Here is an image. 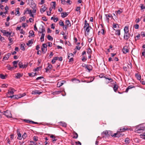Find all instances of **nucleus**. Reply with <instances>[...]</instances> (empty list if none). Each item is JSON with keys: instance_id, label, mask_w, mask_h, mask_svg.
<instances>
[{"instance_id": "4", "label": "nucleus", "mask_w": 145, "mask_h": 145, "mask_svg": "<svg viewBox=\"0 0 145 145\" xmlns=\"http://www.w3.org/2000/svg\"><path fill=\"white\" fill-rule=\"evenodd\" d=\"M4 113L3 115H5L8 118H10L12 117V114L11 112L9 110H7L6 111H3Z\"/></svg>"}, {"instance_id": "50", "label": "nucleus", "mask_w": 145, "mask_h": 145, "mask_svg": "<svg viewBox=\"0 0 145 145\" xmlns=\"http://www.w3.org/2000/svg\"><path fill=\"white\" fill-rule=\"evenodd\" d=\"M7 69L8 70H12V69H14L13 67H11L10 65L7 67Z\"/></svg>"}, {"instance_id": "5", "label": "nucleus", "mask_w": 145, "mask_h": 145, "mask_svg": "<svg viewBox=\"0 0 145 145\" xmlns=\"http://www.w3.org/2000/svg\"><path fill=\"white\" fill-rule=\"evenodd\" d=\"M68 58L69 59V63L72 62L73 61V57H74V55L71 53L68 54Z\"/></svg>"}, {"instance_id": "36", "label": "nucleus", "mask_w": 145, "mask_h": 145, "mask_svg": "<svg viewBox=\"0 0 145 145\" xmlns=\"http://www.w3.org/2000/svg\"><path fill=\"white\" fill-rule=\"evenodd\" d=\"M11 32H6L5 34V35L7 37H8V36H12L11 35Z\"/></svg>"}, {"instance_id": "15", "label": "nucleus", "mask_w": 145, "mask_h": 145, "mask_svg": "<svg viewBox=\"0 0 145 145\" xmlns=\"http://www.w3.org/2000/svg\"><path fill=\"white\" fill-rule=\"evenodd\" d=\"M46 8L45 6H42V8L40 9V12L41 13H43L46 10Z\"/></svg>"}, {"instance_id": "11", "label": "nucleus", "mask_w": 145, "mask_h": 145, "mask_svg": "<svg viewBox=\"0 0 145 145\" xmlns=\"http://www.w3.org/2000/svg\"><path fill=\"white\" fill-rule=\"evenodd\" d=\"M129 38V34L128 33H125L124 38L125 40H127Z\"/></svg>"}, {"instance_id": "34", "label": "nucleus", "mask_w": 145, "mask_h": 145, "mask_svg": "<svg viewBox=\"0 0 145 145\" xmlns=\"http://www.w3.org/2000/svg\"><path fill=\"white\" fill-rule=\"evenodd\" d=\"M73 134L74 136L73 137V138H77L78 136V134L75 132H74Z\"/></svg>"}, {"instance_id": "22", "label": "nucleus", "mask_w": 145, "mask_h": 145, "mask_svg": "<svg viewBox=\"0 0 145 145\" xmlns=\"http://www.w3.org/2000/svg\"><path fill=\"white\" fill-rule=\"evenodd\" d=\"M127 130H128V129L127 128H121V129H119L118 130V132H121V133L123 132H124V131H125Z\"/></svg>"}, {"instance_id": "57", "label": "nucleus", "mask_w": 145, "mask_h": 145, "mask_svg": "<svg viewBox=\"0 0 145 145\" xmlns=\"http://www.w3.org/2000/svg\"><path fill=\"white\" fill-rule=\"evenodd\" d=\"M24 121L25 122H26V123H31V121H30V120H26V119L24 120Z\"/></svg>"}, {"instance_id": "46", "label": "nucleus", "mask_w": 145, "mask_h": 145, "mask_svg": "<svg viewBox=\"0 0 145 145\" xmlns=\"http://www.w3.org/2000/svg\"><path fill=\"white\" fill-rule=\"evenodd\" d=\"M25 19H26V17L24 16L22 17L21 18V19H20V22H22L23 21H25Z\"/></svg>"}, {"instance_id": "1", "label": "nucleus", "mask_w": 145, "mask_h": 145, "mask_svg": "<svg viewBox=\"0 0 145 145\" xmlns=\"http://www.w3.org/2000/svg\"><path fill=\"white\" fill-rule=\"evenodd\" d=\"M145 129L143 127H142L140 128H138L137 127L135 129V132L139 133H143Z\"/></svg>"}, {"instance_id": "28", "label": "nucleus", "mask_w": 145, "mask_h": 145, "mask_svg": "<svg viewBox=\"0 0 145 145\" xmlns=\"http://www.w3.org/2000/svg\"><path fill=\"white\" fill-rule=\"evenodd\" d=\"M33 44V42L32 40H29L28 41V42L27 43V46H31V44Z\"/></svg>"}, {"instance_id": "35", "label": "nucleus", "mask_w": 145, "mask_h": 145, "mask_svg": "<svg viewBox=\"0 0 145 145\" xmlns=\"http://www.w3.org/2000/svg\"><path fill=\"white\" fill-rule=\"evenodd\" d=\"M71 81H76L75 83H79L80 82V81L79 80H78L77 79H76V78L72 79H71Z\"/></svg>"}, {"instance_id": "38", "label": "nucleus", "mask_w": 145, "mask_h": 145, "mask_svg": "<svg viewBox=\"0 0 145 145\" xmlns=\"http://www.w3.org/2000/svg\"><path fill=\"white\" fill-rule=\"evenodd\" d=\"M47 38L48 40L51 41H52L53 39V38L50 35H48L47 36Z\"/></svg>"}, {"instance_id": "25", "label": "nucleus", "mask_w": 145, "mask_h": 145, "mask_svg": "<svg viewBox=\"0 0 145 145\" xmlns=\"http://www.w3.org/2000/svg\"><path fill=\"white\" fill-rule=\"evenodd\" d=\"M118 88V86L116 84H115L113 87V89L114 91L116 92Z\"/></svg>"}, {"instance_id": "60", "label": "nucleus", "mask_w": 145, "mask_h": 145, "mask_svg": "<svg viewBox=\"0 0 145 145\" xmlns=\"http://www.w3.org/2000/svg\"><path fill=\"white\" fill-rule=\"evenodd\" d=\"M11 36H9V38H8V39L10 43H11L13 41V40H12V39L10 37Z\"/></svg>"}, {"instance_id": "3", "label": "nucleus", "mask_w": 145, "mask_h": 145, "mask_svg": "<svg viewBox=\"0 0 145 145\" xmlns=\"http://www.w3.org/2000/svg\"><path fill=\"white\" fill-rule=\"evenodd\" d=\"M47 46L46 44L44 43L41 46V50L42 52L43 53L45 54L46 53L47 51Z\"/></svg>"}, {"instance_id": "32", "label": "nucleus", "mask_w": 145, "mask_h": 145, "mask_svg": "<svg viewBox=\"0 0 145 145\" xmlns=\"http://www.w3.org/2000/svg\"><path fill=\"white\" fill-rule=\"evenodd\" d=\"M124 30L125 33H128L129 32L128 27L126 26L125 27L124 29Z\"/></svg>"}, {"instance_id": "12", "label": "nucleus", "mask_w": 145, "mask_h": 145, "mask_svg": "<svg viewBox=\"0 0 145 145\" xmlns=\"http://www.w3.org/2000/svg\"><path fill=\"white\" fill-rule=\"evenodd\" d=\"M17 135L18 136V139L19 140H21L22 138V136L21 137V135L19 131V129H17Z\"/></svg>"}, {"instance_id": "8", "label": "nucleus", "mask_w": 145, "mask_h": 145, "mask_svg": "<svg viewBox=\"0 0 145 145\" xmlns=\"http://www.w3.org/2000/svg\"><path fill=\"white\" fill-rule=\"evenodd\" d=\"M122 50L123 52L125 54L129 52V50L127 46H125Z\"/></svg>"}, {"instance_id": "7", "label": "nucleus", "mask_w": 145, "mask_h": 145, "mask_svg": "<svg viewBox=\"0 0 145 145\" xmlns=\"http://www.w3.org/2000/svg\"><path fill=\"white\" fill-rule=\"evenodd\" d=\"M7 97H10L11 98H13L14 99H18L21 97V96L20 94H19L17 95H14L12 96H9L8 95H7Z\"/></svg>"}, {"instance_id": "2", "label": "nucleus", "mask_w": 145, "mask_h": 145, "mask_svg": "<svg viewBox=\"0 0 145 145\" xmlns=\"http://www.w3.org/2000/svg\"><path fill=\"white\" fill-rule=\"evenodd\" d=\"M110 133L111 131H103L101 134V135L102 136V137L106 138L109 137L110 136Z\"/></svg>"}, {"instance_id": "9", "label": "nucleus", "mask_w": 145, "mask_h": 145, "mask_svg": "<svg viewBox=\"0 0 145 145\" xmlns=\"http://www.w3.org/2000/svg\"><path fill=\"white\" fill-rule=\"evenodd\" d=\"M39 29L41 31H39V33H45L46 31L45 29V28L43 25H41V26L39 27Z\"/></svg>"}, {"instance_id": "42", "label": "nucleus", "mask_w": 145, "mask_h": 145, "mask_svg": "<svg viewBox=\"0 0 145 145\" xmlns=\"http://www.w3.org/2000/svg\"><path fill=\"white\" fill-rule=\"evenodd\" d=\"M27 137V135L26 133H24V134L22 136V138L23 139H25Z\"/></svg>"}, {"instance_id": "64", "label": "nucleus", "mask_w": 145, "mask_h": 145, "mask_svg": "<svg viewBox=\"0 0 145 145\" xmlns=\"http://www.w3.org/2000/svg\"><path fill=\"white\" fill-rule=\"evenodd\" d=\"M20 33L22 34H23L24 35L25 34V32L23 30V29H21L20 30Z\"/></svg>"}, {"instance_id": "6", "label": "nucleus", "mask_w": 145, "mask_h": 145, "mask_svg": "<svg viewBox=\"0 0 145 145\" xmlns=\"http://www.w3.org/2000/svg\"><path fill=\"white\" fill-rule=\"evenodd\" d=\"M123 134L121 133V132H118V131L116 133H115L112 135H111V136L114 137H117L119 138L123 136Z\"/></svg>"}, {"instance_id": "27", "label": "nucleus", "mask_w": 145, "mask_h": 145, "mask_svg": "<svg viewBox=\"0 0 145 145\" xmlns=\"http://www.w3.org/2000/svg\"><path fill=\"white\" fill-rule=\"evenodd\" d=\"M61 16L63 18H64L68 15L67 12H63L61 13Z\"/></svg>"}, {"instance_id": "61", "label": "nucleus", "mask_w": 145, "mask_h": 145, "mask_svg": "<svg viewBox=\"0 0 145 145\" xmlns=\"http://www.w3.org/2000/svg\"><path fill=\"white\" fill-rule=\"evenodd\" d=\"M106 16V18H108V17H112V16L110 14H106L105 15Z\"/></svg>"}, {"instance_id": "30", "label": "nucleus", "mask_w": 145, "mask_h": 145, "mask_svg": "<svg viewBox=\"0 0 145 145\" xmlns=\"http://www.w3.org/2000/svg\"><path fill=\"white\" fill-rule=\"evenodd\" d=\"M113 79L111 78H108L107 80H106V83H108L110 82H112Z\"/></svg>"}, {"instance_id": "63", "label": "nucleus", "mask_w": 145, "mask_h": 145, "mask_svg": "<svg viewBox=\"0 0 145 145\" xmlns=\"http://www.w3.org/2000/svg\"><path fill=\"white\" fill-rule=\"evenodd\" d=\"M104 73H101L99 75V77L100 78H102L104 77Z\"/></svg>"}, {"instance_id": "55", "label": "nucleus", "mask_w": 145, "mask_h": 145, "mask_svg": "<svg viewBox=\"0 0 145 145\" xmlns=\"http://www.w3.org/2000/svg\"><path fill=\"white\" fill-rule=\"evenodd\" d=\"M8 86V84H3L1 86V87L2 88H7Z\"/></svg>"}, {"instance_id": "21", "label": "nucleus", "mask_w": 145, "mask_h": 145, "mask_svg": "<svg viewBox=\"0 0 145 145\" xmlns=\"http://www.w3.org/2000/svg\"><path fill=\"white\" fill-rule=\"evenodd\" d=\"M65 23L66 24V25L68 27H70L71 26V24L69 20H66Z\"/></svg>"}, {"instance_id": "44", "label": "nucleus", "mask_w": 145, "mask_h": 145, "mask_svg": "<svg viewBox=\"0 0 145 145\" xmlns=\"http://www.w3.org/2000/svg\"><path fill=\"white\" fill-rule=\"evenodd\" d=\"M14 92L13 91H8V93L7 94V95H8L9 96H10V93L11 94H14Z\"/></svg>"}, {"instance_id": "45", "label": "nucleus", "mask_w": 145, "mask_h": 145, "mask_svg": "<svg viewBox=\"0 0 145 145\" xmlns=\"http://www.w3.org/2000/svg\"><path fill=\"white\" fill-rule=\"evenodd\" d=\"M20 9L19 8H17L16 9V11L17 12V13L16 14V15L17 14H18V16H19L20 15V14L19 11V10Z\"/></svg>"}, {"instance_id": "48", "label": "nucleus", "mask_w": 145, "mask_h": 145, "mask_svg": "<svg viewBox=\"0 0 145 145\" xmlns=\"http://www.w3.org/2000/svg\"><path fill=\"white\" fill-rule=\"evenodd\" d=\"M41 68V67H37L36 68L34 69L33 71L34 72L38 71L39 69H40Z\"/></svg>"}, {"instance_id": "13", "label": "nucleus", "mask_w": 145, "mask_h": 145, "mask_svg": "<svg viewBox=\"0 0 145 145\" xmlns=\"http://www.w3.org/2000/svg\"><path fill=\"white\" fill-rule=\"evenodd\" d=\"M23 75L22 73H20L19 72L17 73L16 74V76L15 77V78L17 79H19Z\"/></svg>"}, {"instance_id": "17", "label": "nucleus", "mask_w": 145, "mask_h": 145, "mask_svg": "<svg viewBox=\"0 0 145 145\" xmlns=\"http://www.w3.org/2000/svg\"><path fill=\"white\" fill-rule=\"evenodd\" d=\"M48 67L45 69L46 70V72H47L49 69H51L52 68V65L51 64L48 63Z\"/></svg>"}, {"instance_id": "20", "label": "nucleus", "mask_w": 145, "mask_h": 145, "mask_svg": "<svg viewBox=\"0 0 145 145\" xmlns=\"http://www.w3.org/2000/svg\"><path fill=\"white\" fill-rule=\"evenodd\" d=\"M135 88V87L134 86H132L131 85L129 86L127 88V89H126L125 92H127L129 89H132L133 88Z\"/></svg>"}, {"instance_id": "24", "label": "nucleus", "mask_w": 145, "mask_h": 145, "mask_svg": "<svg viewBox=\"0 0 145 145\" xmlns=\"http://www.w3.org/2000/svg\"><path fill=\"white\" fill-rule=\"evenodd\" d=\"M59 123L60 125L63 127H66L67 126V124L65 122L61 121Z\"/></svg>"}, {"instance_id": "52", "label": "nucleus", "mask_w": 145, "mask_h": 145, "mask_svg": "<svg viewBox=\"0 0 145 145\" xmlns=\"http://www.w3.org/2000/svg\"><path fill=\"white\" fill-rule=\"evenodd\" d=\"M120 9L121 10V11L120 10H119L118 11H116L115 12H117L118 14H120L123 11L120 8Z\"/></svg>"}, {"instance_id": "53", "label": "nucleus", "mask_w": 145, "mask_h": 145, "mask_svg": "<svg viewBox=\"0 0 145 145\" xmlns=\"http://www.w3.org/2000/svg\"><path fill=\"white\" fill-rule=\"evenodd\" d=\"M0 78L2 79H5V76L3 74H0Z\"/></svg>"}, {"instance_id": "16", "label": "nucleus", "mask_w": 145, "mask_h": 145, "mask_svg": "<svg viewBox=\"0 0 145 145\" xmlns=\"http://www.w3.org/2000/svg\"><path fill=\"white\" fill-rule=\"evenodd\" d=\"M11 54L10 53H8L7 55H6L4 57L3 59L4 60H7L9 58V57L10 56Z\"/></svg>"}, {"instance_id": "47", "label": "nucleus", "mask_w": 145, "mask_h": 145, "mask_svg": "<svg viewBox=\"0 0 145 145\" xmlns=\"http://www.w3.org/2000/svg\"><path fill=\"white\" fill-rule=\"evenodd\" d=\"M36 5L35 4H34V6L33 7L34 8H33V10L32 11V12L33 13H35L36 12V9L35 8Z\"/></svg>"}, {"instance_id": "18", "label": "nucleus", "mask_w": 145, "mask_h": 145, "mask_svg": "<svg viewBox=\"0 0 145 145\" xmlns=\"http://www.w3.org/2000/svg\"><path fill=\"white\" fill-rule=\"evenodd\" d=\"M18 61H14L12 62L14 66L13 67L14 69L16 68L17 67V64Z\"/></svg>"}, {"instance_id": "62", "label": "nucleus", "mask_w": 145, "mask_h": 145, "mask_svg": "<svg viewBox=\"0 0 145 145\" xmlns=\"http://www.w3.org/2000/svg\"><path fill=\"white\" fill-rule=\"evenodd\" d=\"M61 3L62 4L65 5V4L66 1L65 0H61Z\"/></svg>"}, {"instance_id": "51", "label": "nucleus", "mask_w": 145, "mask_h": 145, "mask_svg": "<svg viewBox=\"0 0 145 145\" xmlns=\"http://www.w3.org/2000/svg\"><path fill=\"white\" fill-rule=\"evenodd\" d=\"M59 24L61 26H64L63 22L61 20H60L59 22Z\"/></svg>"}, {"instance_id": "41", "label": "nucleus", "mask_w": 145, "mask_h": 145, "mask_svg": "<svg viewBox=\"0 0 145 145\" xmlns=\"http://www.w3.org/2000/svg\"><path fill=\"white\" fill-rule=\"evenodd\" d=\"M115 34L119 36L120 34V30H118L116 31Z\"/></svg>"}, {"instance_id": "54", "label": "nucleus", "mask_w": 145, "mask_h": 145, "mask_svg": "<svg viewBox=\"0 0 145 145\" xmlns=\"http://www.w3.org/2000/svg\"><path fill=\"white\" fill-rule=\"evenodd\" d=\"M135 28L136 29H138L139 28V25L138 24H136L134 26Z\"/></svg>"}, {"instance_id": "31", "label": "nucleus", "mask_w": 145, "mask_h": 145, "mask_svg": "<svg viewBox=\"0 0 145 145\" xmlns=\"http://www.w3.org/2000/svg\"><path fill=\"white\" fill-rule=\"evenodd\" d=\"M28 75L29 76L31 77H34L36 75V73L32 72L31 73H29Z\"/></svg>"}, {"instance_id": "33", "label": "nucleus", "mask_w": 145, "mask_h": 145, "mask_svg": "<svg viewBox=\"0 0 145 145\" xmlns=\"http://www.w3.org/2000/svg\"><path fill=\"white\" fill-rule=\"evenodd\" d=\"M18 65L20 68H22L23 67L22 63L21 61L18 63Z\"/></svg>"}, {"instance_id": "37", "label": "nucleus", "mask_w": 145, "mask_h": 145, "mask_svg": "<svg viewBox=\"0 0 145 145\" xmlns=\"http://www.w3.org/2000/svg\"><path fill=\"white\" fill-rule=\"evenodd\" d=\"M104 30L103 29H102L101 30V31H99L98 32V35H99L101 34H102L103 35L104 34Z\"/></svg>"}, {"instance_id": "59", "label": "nucleus", "mask_w": 145, "mask_h": 145, "mask_svg": "<svg viewBox=\"0 0 145 145\" xmlns=\"http://www.w3.org/2000/svg\"><path fill=\"white\" fill-rule=\"evenodd\" d=\"M140 37V35L139 34H138L137 36H136L135 37V40L136 41V40H138V38Z\"/></svg>"}, {"instance_id": "58", "label": "nucleus", "mask_w": 145, "mask_h": 145, "mask_svg": "<svg viewBox=\"0 0 145 145\" xmlns=\"http://www.w3.org/2000/svg\"><path fill=\"white\" fill-rule=\"evenodd\" d=\"M89 27V24L87 23H85L84 26V28H85L86 27Z\"/></svg>"}, {"instance_id": "43", "label": "nucleus", "mask_w": 145, "mask_h": 145, "mask_svg": "<svg viewBox=\"0 0 145 145\" xmlns=\"http://www.w3.org/2000/svg\"><path fill=\"white\" fill-rule=\"evenodd\" d=\"M86 28L85 29L86 31H87V32L89 33V32L90 29L91 28V26L87 27H86Z\"/></svg>"}, {"instance_id": "40", "label": "nucleus", "mask_w": 145, "mask_h": 145, "mask_svg": "<svg viewBox=\"0 0 145 145\" xmlns=\"http://www.w3.org/2000/svg\"><path fill=\"white\" fill-rule=\"evenodd\" d=\"M61 91H55L53 93L54 95H57L60 93L61 92Z\"/></svg>"}, {"instance_id": "39", "label": "nucleus", "mask_w": 145, "mask_h": 145, "mask_svg": "<svg viewBox=\"0 0 145 145\" xmlns=\"http://www.w3.org/2000/svg\"><path fill=\"white\" fill-rule=\"evenodd\" d=\"M24 44H22L21 45L20 48L23 51H24L25 50V48L24 47Z\"/></svg>"}, {"instance_id": "49", "label": "nucleus", "mask_w": 145, "mask_h": 145, "mask_svg": "<svg viewBox=\"0 0 145 145\" xmlns=\"http://www.w3.org/2000/svg\"><path fill=\"white\" fill-rule=\"evenodd\" d=\"M129 139L128 138H126L125 140V142L126 144H128L129 143Z\"/></svg>"}, {"instance_id": "14", "label": "nucleus", "mask_w": 145, "mask_h": 145, "mask_svg": "<svg viewBox=\"0 0 145 145\" xmlns=\"http://www.w3.org/2000/svg\"><path fill=\"white\" fill-rule=\"evenodd\" d=\"M42 93L41 92H40L39 91L37 90H34L32 91V94H40Z\"/></svg>"}, {"instance_id": "23", "label": "nucleus", "mask_w": 145, "mask_h": 145, "mask_svg": "<svg viewBox=\"0 0 145 145\" xmlns=\"http://www.w3.org/2000/svg\"><path fill=\"white\" fill-rule=\"evenodd\" d=\"M29 37L30 36L34 37V32L33 31H30L29 32Z\"/></svg>"}, {"instance_id": "10", "label": "nucleus", "mask_w": 145, "mask_h": 145, "mask_svg": "<svg viewBox=\"0 0 145 145\" xmlns=\"http://www.w3.org/2000/svg\"><path fill=\"white\" fill-rule=\"evenodd\" d=\"M65 82V81L63 80L61 81L60 82H58L57 84V87H60V86H62Z\"/></svg>"}, {"instance_id": "19", "label": "nucleus", "mask_w": 145, "mask_h": 145, "mask_svg": "<svg viewBox=\"0 0 145 145\" xmlns=\"http://www.w3.org/2000/svg\"><path fill=\"white\" fill-rule=\"evenodd\" d=\"M85 68H86L88 70L90 71L92 70V66L90 65H85Z\"/></svg>"}, {"instance_id": "29", "label": "nucleus", "mask_w": 145, "mask_h": 145, "mask_svg": "<svg viewBox=\"0 0 145 145\" xmlns=\"http://www.w3.org/2000/svg\"><path fill=\"white\" fill-rule=\"evenodd\" d=\"M135 75L136 77V78H137V79L138 80H140L141 79V76L140 75L138 74V73H136L135 74Z\"/></svg>"}, {"instance_id": "26", "label": "nucleus", "mask_w": 145, "mask_h": 145, "mask_svg": "<svg viewBox=\"0 0 145 145\" xmlns=\"http://www.w3.org/2000/svg\"><path fill=\"white\" fill-rule=\"evenodd\" d=\"M28 12V13L30 14L32 12V11L31 10H29L28 8H26L24 10V14H25V13H26L27 12Z\"/></svg>"}, {"instance_id": "56", "label": "nucleus", "mask_w": 145, "mask_h": 145, "mask_svg": "<svg viewBox=\"0 0 145 145\" xmlns=\"http://www.w3.org/2000/svg\"><path fill=\"white\" fill-rule=\"evenodd\" d=\"M52 3H53V4L52 5V7L53 8L55 9L56 6V2L55 1H54Z\"/></svg>"}]
</instances>
